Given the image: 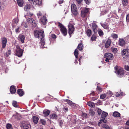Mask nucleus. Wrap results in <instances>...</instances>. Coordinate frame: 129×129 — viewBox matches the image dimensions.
Listing matches in <instances>:
<instances>
[{
    "label": "nucleus",
    "instance_id": "obj_45",
    "mask_svg": "<svg viewBox=\"0 0 129 129\" xmlns=\"http://www.w3.org/2000/svg\"><path fill=\"white\" fill-rule=\"evenodd\" d=\"M65 101L68 103L70 105H72L73 104L72 102L71 101L69 100H65Z\"/></svg>",
    "mask_w": 129,
    "mask_h": 129
},
{
    "label": "nucleus",
    "instance_id": "obj_11",
    "mask_svg": "<svg viewBox=\"0 0 129 129\" xmlns=\"http://www.w3.org/2000/svg\"><path fill=\"white\" fill-rule=\"evenodd\" d=\"M116 73L119 77L123 76L124 73V70L122 68H118L117 70L116 71Z\"/></svg>",
    "mask_w": 129,
    "mask_h": 129
},
{
    "label": "nucleus",
    "instance_id": "obj_36",
    "mask_svg": "<svg viewBox=\"0 0 129 129\" xmlns=\"http://www.w3.org/2000/svg\"><path fill=\"white\" fill-rule=\"evenodd\" d=\"M91 31L90 29H88L86 31V34L88 37H90L91 35Z\"/></svg>",
    "mask_w": 129,
    "mask_h": 129
},
{
    "label": "nucleus",
    "instance_id": "obj_19",
    "mask_svg": "<svg viewBox=\"0 0 129 129\" xmlns=\"http://www.w3.org/2000/svg\"><path fill=\"white\" fill-rule=\"evenodd\" d=\"M50 111L49 110H45L43 111V113L44 116L45 117L48 116L50 113Z\"/></svg>",
    "mask_w": 129,
    "mask_h": 129
},
{
    "label": "nucleus",
    "instance_id": "obj_53",
    "mask_svg": "<svg viewBox=\"0 0 129 129\" xmlns=\"http://www.w3.org/2000/svg\"><path fill=\"white\" fill-rule=\"evenodd\" d=\"M97 111L98 114L99 115H100L102 113V111L100 109H98Z\"/></svg>",
    "mask_w": 129,
    "mask_h": 129
},
{
    "label": "nucleus",
    "instance_id": "obj_24",
    "mask_svg": "<svg viewBox=\"0 0 129 129\" xmlns=\"http://www.w3.org/2000/svg\"><path fill=\"white\" fill-rule=\"evenodd\" d=\"M122 3L124 7H125L127 5L128 2V0H121Z\"/></svg>",
    "mask_w": 129,
    "mask_h": 129
},
{
    "label": "nucleus",
    "instance_id": "obj_62",
    "mask_svg": "<svg viewBox=\"0 0 129 129\" xmlns=\"http://www.w3.org/2000/svg\"><path fill=\"white\" fill-rule=\"evenodd\" d=\"M90 113L92 115H93L94 114V113L92 111H91L90 112Z\"/></svg>",
    "mask_w": 129,
    "mask_h": 129
},
{
    "label": "nucleus",
    "instance_id": "obj_5",
    "mask_svg": "<svg viewBox=\"0 0 129 129\" xmlns=\"http://www.w3.org/2000/svg\"><path fill=\"white\" fill-rule=\"evenodd\" d=\"M104 57L106 58L105 61H106L109 62V60H112L113 58V56L110 53H107L105 54Z\"/></svg>",
    "mask_w": 129,
    "mask_h": 129
},
{
    "label": "nucleus",
    "instance_id": "obj_23",
    "mask_svg": "<svg viewBox=\"0 0 129 129\" xmlns=\"http://www.w3.org/2000/svg\"><path fill=\"white\" fill-rule=\"evenodd\" d=\"M17 93L20 96H22L23 95V92L21 89H18Z\"/></svg>",
    "mask_w": 129,
    "mask_h": 129
},
{
    "label": "nucleus",
    "instance_id": "obj_27",
    "mask_svg": "<svg viewBox=\"0 0 129 129\" xmlns=\"http://www.w3.org/2000/svg\"><path fill=\"white\" fill-rule=\"evenodd\" d=\"M113 115L114 117H119L120 116V114L118 112L116 111L113 113Z\"/></svg>",
    "mask_w": 129,
    "mask_h": 129
},
{
    "label": "nucleus",
    "instance_id": "obj_12",
    "mask_svg": "<svg viewBox=\"0 0 129 129\" xmlns=\"http://www.w3.org/2000/svg\"><path fill=\"white\" fill-rule=\"evenodd\" d=\"M127 49H124L122 52V56L123 58H126L128 55V53Z\"/></svg>",
    "mask_w": 129,
    "mask_h": 129
},
{
    "label": "nucleus",
    "instance_id": "obj_33",
    "mask_svg": "<svg viewBox=\"0 0 129 129\" xmlns=\"http://www.w3.org/2000/svg\"><path fill=\"white\" fill-rule=\"evenodd\" d=\"M44 35L41 37V38H40L41 39V43L42 45L44 46L45 44L44 40Z\"/></svg>",
    "mask_w": 129,
    "mask_h": 129
},
{
    "label": "nucleus",
    "instance_id": "obj_17",
    "mask_svg": "<svg viewBox=\"0 0 129 129\" xmlns=\"http://www.w3.org/2000/svg\"><path fill=\"white\" fill-rule=\"evenodd\" d=\"M119 43L120 46H123L125 44V41L123 39H121L119 40Z\"/></svg>",
    "mask_w": 129,
    "mask_h": 129
},
{
    "label": "nucleus",
    "instance_id": "obj_26",
    "mask_svg": "<svg viewBox=\"0 0 129 129\" xmlns=\"http://www.w3.org/2000/svg\"><path fill=\"white\" fill-rule=\"evenodd\" d=\"M38 118L37 117L35 116L33 117V121L35 123L37 124L38 122Z\"/></svg>",
    "mask_w": 129,
    "mask_h": 129
},
{
    "label": "nucleus",
    "instance_id": "obj_21",
    "mask_svg": "<svg viewBox=\"0 0 129 129\" xmlns=\"http://www.w3.org/2000/svg\"><path fill=\"white\" fill-rule=\"evenodd\" d=\"M17 3L18 5L20 7H22L23 4V0H17Z\"/></svg>",
    "mask_w": 129,
    "mask_h": 129
},
{
    "label": "nucleus",
    "instance_id": "obj_10",
    "mask_svg": "<svg viewBox=\"0 0 129 129\" xmlns=\"http://www.w3.org/2000/svg\"><path fill=\"white\" fill-rule=\"evenodd\" d=\"M28 1L33 2V4L35 5L40 6L42 4V0H28Z\"/></svg>",
    "mask_w": 129,
    "mask_h": 129
},
{
    "label": "nucleus",
    "instance_id": "obj_4",
    "mask_svg": "<svg viewBox=\"0 0 129 129\" xmlns=\"http://www.w3.org/2000/svg\"><path fill=\"white\" fill-rule=\"evenodd\" d=\"M16 49L15 54L18 57H21L22 55L23 50L21 49L19 46L18 45L16 46Z\"/></svg>",
    "mask_w": 129,
    "mask_h": 129
},
{
    "label": "nucleus",
    "instance_id": "obj_13",
    "mask_svg": "<svg viewBox=\"0 0 129 129\" xmlns=\"http://www.w3.org/2000/svg\"><path fill=\"white\" fill-rule=\"evenodd\" d=\"M2 48H5L7 43V40L5 37L3 38L2 39Z\"/></svg>",
    "mask_w": 129,
    "mask_h": 129
},
{
    "label": "nucleus",
    "instance_id": "obj_34",
    "mask_svg": "<svg viewBox=\"0 0 129 129\" xmlns=\"http://www.w3.org/2000/svg\"><path fill=\"white\" fill-rule=\"evenodd\" d=\"M102 127L103 128H105L106 129H112L111 128L109 127L108 125L104 123Z\"/></svg>",
    "mask_w": 129,
    "mask_h": 129
},
{
    "label": "nucleus",
    "instance_id": "obj_15",
    "mask_svg": "<svg viewBox=\"0 0 129 129\" xmlns=\"http://www.w3.org/2000/svg\"><path fill=\"white\" fill-rule=\"evenodd\" d=\"M10 90L11 93L12 94L15 93L16 91V89L15 86L13 85L11 86L10 88Z\"/></svg>",
    "mask_w": 129,
    "mask_h": 129
},
{
    "label": "nucleus",
    "instance_id": "obj_31",
    "mask_svg": "<svg viewBox=\"0 0 129 129\" xmlns=\"http://www.w3.org/2000/svg\"><path fill=\"white\" fill-rule=\"evenodd\" d=\"M98 32L99 35L101 37L103 36L104 35L103 31L101 29H98Z\"/></svg>",
    "mask_w": 129,
    "mask_h": 129
},
{
    "label": "nucleus",
    "instance_id": "obj_60",
    "mask_svg": "<svg viewBox=\"0 0 129 129\" xmlns=\"http://www.w3.org/2000/svg\"><path fill=\"white\" fill-rule=\"evenodd\" d=\"M76 1L78 4H80L82 1V0H76Z\"/></svg>",
    "mask_w": 129,
    "mask_h": 129
},
{
    "label": "nucleus",
    "instance_id": "obj_54",
    "mask_svg": "<svg viewBox=\"0 0 129 129\" xmlns=\"http://www.w3.org/2000/svg\"><path fill=\"white\" fill-rule=\"evenodd\" d=\"M19 27H18L16 28L15 29V32L16 33H18L20 32Z\"/></svg>",
    "mask_w": 129,
    "mask_h": 129
},
{
    "label": "nucleus",
    "instance_id": "obj_20",
    "mask_svg": "<svg viewBox=\"0 0 129 129\" xmlns=\"http://www.w3.org/2000/svg\"><path fill=\"white\" fill-rule=\"evenodd\" d=\"M19 40L22 43H24V41L25 39V37L23 35L19 36Z\"/></svg>",
    "mask_w": 129,
    "mask_h": 129
},
{
    "label": "nucleus",
    "instance_id": "obj_64",
    "mask_svg": "<svg viewBox=\"0 0 129 129\" xmlns=\"http://www.w3.org/2000/svg\"><path fill=\"white\" fill-rule=\"evenodd\" d=\"M87 2H85L87 4H89V3L90 2V0H87L86 1Z\"/></svg>",
    "mask_w": 129,
    "mask_h": 129
},
{
    "label": "nucleus",
    "instance_id": "obj_61",
    "mask_svg": "<svg viewBox=\"0 0 129 129\" xmlns=\"http://www.w3.org/2000/svg\"><path fill=\"white\" fill-rule=\"evenodd\" d=\"M98 99L97 97H93L92 98V100L94 101Z\"/></svg>",
    "mask_w": 129,
    "mask_h": 129
},
{
    "label": "nucleus",
    "instance_id": "obj_35",
    "mask_svg": "<svg viewBox=\"0 0 129 129\" xmlns=\"http://www.w3.org/2000/svg\"><path fill=\"white\" fill-rule=\"evenodd\" d=\"M74 54L76 58L78 57V51L77 49H75L74 52Z\"/></svg>",
    "mask_w": 129,
    "mask_h": 129
},
{
    "label": "nucleus",
    "instance_id": "obj_38",
    "mask_svg": "<svg viewBox=\"0 0 129 129\" xmlns=\"http://www.w3.org/2000/svg\"><path fill=\"white\" fill-rule=\"evenodd\" d=\"M6 127L7 129H11L12 128L11 125L9 123L7 124Z\"/></svg>",
    "mask_w": 129,
    "mask_h": 129
},
{
    "label": "nucleus",
    "instance_id": "obj_63",
    "mask_svg": "<svg viewBox=\"0 0 129 129\" xmlns=\"http://www.w3.org/2000/svg\"><path fill=\"white\" fill-rule=\"evenodd\" d=\"M52 37L53 38H56V36L54 34H52L51 35Z\"/></svg>",
    "mask_w": 129,
    "mask_h": 129
},
{
    "label": "nucleus",
    "instance_id": "obj_39",
    "mask_svg": "<svg viewBox=\"0 0 129 129\" xmlns=\"http://www.w3.org/2000/svg\"><path fill=\"white\" fill-rule=\"evenodd\" d=\"M111 37L114 39H116L117 38L118 36L117 34L114 33H112L111 35Z\"/></svg>",
    "mask_w": 129,
    "mask_h": 129
},
{
    "label": "nucleus",
    "instance_id": "obj_14",
    "mask_svg": "<svg viewBox=\"0 0 129 129\" xmlns=\"http://www.w3.org/2000/svg\"><path fill=\"white\" fill-rule=\"evenodd\" d=\"M47 19L44 16H43L40 19V21L42 23L45 24L47 22Z\"/></svg>",
    "mask_w": 129,
    "mask_h": 129
},
{
    "label": "nucleus",
    "instance_id": "obj_37",
    "mask_svg": "<svg viewBox=\"0 0 129 129\" xmlns=\"http://www.w3.org/2000/svg\"><path fill=\"white\" fill-rule=\"evenodd\" d=\"M108 114L107 113L103 112L102 114V117L105 118L107 116Z\"/></svg>",
    "mask_w": 129,
    "mask_h": 129
},
{
    "label": "nucleus",
    "instance_id": "obj_58",
    "mask_svg": "<svg viewBox=\"0 0 129 129\" xmlns=\"http://www.w3.org/2000/svg\"><path fill=\"white\" fill-rule=\"evenodd\" d=\"M107 94H110L109 96H111L112 95V92L111 91H110L107 92Z\"/></svg>",
    "mask_w": 129,
    "mask_h": 129
},
{
    "label": "nucleus",
    "instance_id": "obj_40",
    "mask_svg": "<svg viewBox=\"0 0 129 129\" xmlns=\"http://www.w3.org/2000/svg\"><path fill=\"white\" fill-rule=\"evenodd\" d=\"M96 39V36L94 35H93L91 37V40L92 41H95Z\"/></svg>",
    "mask_w": 129,
    "mask_h": 129
},
{
    "label": "nucleus",
    "instance_id": "obj_48",
    "mask_svg": "<svg viewBox=\"0 0 129 129\" xmlns=\"http://www.w3.org/2000/svg\"><path fill=\"white\" fill-rule=\"evenodd\" d=\"M11 53V50H8L7 52L6 53V56L8 57V56L10 55V54Z\"/></svg>",
    "mask_w": 129,
    "mask_h": 129
},
{
    "label": "nucleus",
    "instance_id": "obj_44",
    "mask_svg": "<svg viewBox=\"0 0 129 129\" xmlns=\"http://www.w3.org/2000/svg\"><path fill=\"white\" fill-rule=\"evenodd\" d=\"M112 52L114 53H116L117 51V49L116 48H114L112 49Z\"/></svg>",
    "mask_w": 129,
    "mask_h": 129
},
{
    "label": "nucleus",
    "instance_id": "obj_56",
    "mask_svg": "<svg viewBox=\"0 0 129 129\" xmlns=\"http://www.w3.org/2000/svg\"><path fill=\"white\" fill-rule=\"evenodd\" d=\"M97 89L100 92L102 91V88L98 86L97 87Z\"/></svg>",
    "mask_w": 129,
    "mask_h": 129
},
{
    "label": "nucleus",
    "instance_id": "obj_32",
    "mask_svg": "<svg viewBox=\"0 0 129 129\" xmlns=\"http://www.w3.org/2000/svg\"><path fill=\"white\" fill-rule=\"evenodd\" d=\"M50 116L51 118L55 119H57V115L55 114H51Z\"/></svg>",
    "mask_w": 129,
    "mask_h": 129
},
{
    "label": "nucleus",
    "instance_id": "obj_57",
    "mask_svg": "<svg viewBox=\"0 0 129 129\" xmlns=\"http://www.w3.org/2000/svg\"><path fill=\"white\" fill-rule=\"evenodd\" d=\"M27 14L29 17H31L33 15V14L32 13H31V12H29L28 14Z\"/></svg>",
    "mask_w": 129,
    "mask_h": 129
},
{
    "label": "nucleus",
    "instance_id": "obj_50",
    "mask_svg": "<svg viewBox=\"0 0 129 129\" xmlns=\"http://www.w3.org/2000/svg\"><path fill=\"white\" fill-rule=\"evenodd\" d=\"M37 15L38 16L39 18L40 16L42 15V14L41 12L40 11H39L37 13Z\"/></svg>",
    "mask_w": 129,
    "mask_h": 129
},
{
    "label": "nucleus",
    "instance_id": "obj_43",
    "mask_svg": "<svg viewBox=\"0 0 129 129\" xmlns=\"http://www.w3.org/2000/svg\"><path fill=\"white\" fill-rule=\"evenodd\" d=\"M13 105L15 107H17V102L15 101H13L12 103Z\"/></svg>",
    "mask_w": 129,
    "mask_h": 129
},
{
    "label": "nucleus",
    "instance_id": "obj_6",
    "mask_svg": "<svg viewBox=\"0 0 129 129\" xmlns=\"http://www.w3.org/2000/svg\"><path fill=\"white\" fill-rule=\"evenodd\" d=\"M26 21L29 24L33 26L36 27L37 26V24L36 21L33 18H28L27 19Z\"/></svg>",
    "mask_w": 129,
    "mask_h": 129
},
{
    "label": "nucleus",
    "instance_id": "obj_29",
    "mask_svg": "<svg viewBox=\"0 0 129 129\" xmlns=\"http://www.w3.org/2000/svg\"><path fill=\"white\" fill-rule=\"evenodd\" d=\"M87 104L89 106L91 107H95V105L94 104L91 102H89L87 103Z\"/></svg>",
    "mask_w": 129,
    "mask_h": 129
},
{
    "label": "nucleus",
    "instance_id": "obj_22",
    "mask_svg": "<svg viewBox=\"0 0 129 129\" xmlns=\"http://www.w3.org/2000/svg\"><path fill=\"white\" fill-rule=\"evenodd\" d=\"M92 29L94 33L96 32L97 30V25L95 23H93L92 25Z\"/></svg>",
    "mask_w": 129,
    "mask_h": 129
},
{
    "label": "nucleus",
    "instance_id": "obj_47",
    "mask_svg": "<svg viewBox=\"0 0 129 129\" xmlns=\"http://www.w3.org/2000/svg\"><path fill=\"white\" fill-rule=\"evenodd\" d=\"M22 25H23L24 27L25 28H27V23L25 22H23L22 23Z\"/></svg>",
    "mask_w": 129,
    "mask_h": 129
},
{
    "label": "nucleus",
    "instance_id": "obj_8",
    "mask_svg": "<svg viewBox=\"0 0 129 129\" xmlns=\"http://www.w3.org/2000/svg\"><path fill=\"white\" fill-rule=\"evenodd\" d=\"M89 11V8H83L81 11V15L82 17H85L87 15V13Z\"/></svg>",
    "mask_w": 129,
    "mask_h": 129
},
{
    "label": "nucleus",
    "instance_id": "obj_46",
    "mask_svg": "<svg viewBox=\"0 0 129 129\" xmlns=\"http://www.w3.org/2000/svg\"><path fill=\"white\" fill-rule=\"evenodd\" d=\"M13 21L16 24H17L18 22V20L17 18H16L13 19Z\"/></svg>",
    "mask_w": 129,
    "mask_h": 129
},
{
    "label": "nucleus",
    "instance_id": "obj_18",
    "mask_svg": "<svg viewBox=\"0 0 129 129\" xmlns=\"http://www.w3.org/2000/svg\"><path fill=\"white\" fill-rule=\"evenodd\" d=\"M101 120L98 123L99 126H100L101 123H105L106 122V121L105 118H101Z\"/></svg>",
    "mask_w": 129,
    "mask_h": 129
},
{
    "label": "nucleus",
    "instance_id": "obj_7",
    "mask_svg": "<svg viewBox=\"0 0 129 129\" xmlns=\"http://www.w3.org/2000/svg\"><path fill=\"white\" fill-rule=\"evenodd\" d=\"M69 33L70 37L72 34L74 33L75 28L73 25L71 24L70 23L68 25Z\"/></svg>",
    "mask_w": 129,
    "mask_h": 129
},
{
    "label": "nucleus",
    "instance_id": "obj_41",
    "mask_svg": "<svg viewBox=\"0 0 129 129\" xmlns=\"http://www.w3.org/2000/svg\"><path fill=\"white\" fill-rule=\"evenodd\" d=\"M100 98L102 99H104L106 98V95L105 94H103L100 95Z\"/></svg>",
    "mask_w": 129,
    "mask_h": 129
},
{
    "label": "nucleus",
    "instance_id": "obj_49",
    "mask_svg": "<svg viewBox=\"0 0 129 129\" xmlns=\"http://www.w3.org/2000/svg\"><path fill=\"white\" fill-rule=\"evenodd\" d=\"M82 115L83 117L86 118L88 117V114H87L85 113H82Z\"/></svg>",
    "mask_w": 129,
    "mask_h": 129
},
{
    "label": "nucleus",
    "instance_id": "obj_55",
    "mask_svg": "<svg viewBox=\"0 0 129 129\" xmlns=\"http://www.w3.org/2000/svg\"><path fill=\"white\" fill-rule=\"evenodd\" d=\"M126 20L127 22H129V14L127 15L126 16Z\"/></svg>",
    "mask_w": 129,
    "mask_h": 129
},
{
    "label": "nucleus",
    "instance_id": "obj_51",
    "mask_svg": "<svg viewBox=\"0 0 129 129\" xmlns=\"http://www.w3.org/2000/svg\"><path fill=\"white\" fill-rule=\"evenodd\" d=\"M124 68L125 70L129 71V66L125 65L124 66Z\"/></svg>",
    "mask_w": 129,
    "mask_h": 129
},
{
    "label": "nucleus",
    "instance_id": "obj_3",
    "mask_svg": "<svg viewBox=\"0 0 129 129\" xmlns=\"http://www.w3.org/2000/svg\"><path fill=\"white\" fill-rule=\"evenodd\" d=\"M44 32L43 30H35L34 31V34L36 37L39 39L41 38V37L44 35Z\"/></svg>",
    "mask_w": 129,
    "mask_h": 129
},
{
    "label": "nucleus",
    "instance_id": "obj_9",
    "mask_svg": "<svg viewBox=\"0 0 129 129\" xmlns=\"http://www.w3.org/2000/svg\"><path fill=\"white\" fill-rule=\"evenodd\" d=\"M71 10L72 13L75 15H76L77 14V11L76 5L73 4L71 6Z\"/></svg>",
    "mask_w": 129,
    "mask_h": 129
},
{
    "label": "nucleus",
    "instance_id": "obj_16",
    "mask_svg": "<svg viewBox=\"0 0 129 129\" xmlns=\"http://www.w3.org/2000/svg\"><path fill=\"white\" fill-rule=\"evenodd\" d=\"M111 41L110 39H108L106 42L105 46L106 48H108L110 45L111 43Z\"/></svg>",
    "mask_w": 129,
    "mask_h": 129
},
{
    "label": "nucleus",
    "instance_id": "obj_30",
    "mask_svg": "<svg viewBox=\"0 0 129 129\" xmlns=\"http://www.w3.org/2000/svg\"><path fill=\"white\" fill-rule=\"evenodd\" d=\"M77 48L80 51L82 50L83 48V45L81 43L79 44L77 47Z\"/></svg>",
    "mask_w": 129,
    "mask_h": 129
},
{
    "label": "nucleus",
    "instance_id": "obj_25",
    "mask_svg": "<svg viewBox=\"0 0 129 129\" xmlns=\"http://www.w3.org/2000/svg\"><path fill=\"white\" fill-rule=\"evenodd\" d=\"M30 5L29 4H26L24 10L26 11L29 10L30 8Z\"/></svg>",
    "mask_w": 129,
    "mask_h": 129
},
{
    "label": "nucleus",
    "instance_id": "obj_59",
    "mask_svg": "<svg viewBox=\"0 0 129 129\" xmlns=\"http://www.w3.org/2000/svg\"><path fill=\"white\" fill-rule=\"evenodd\" d=\"M63 2V0H60L59 1L58 3L60 4H61Z\"/></svg>",
    "mask_w": 129,
    "mask_h": 129
},
{
    "label": "nucleus",
    "instance_id": "obj_52",
    "mask_svg": "<svg viewBox=\"0 0 129 129\" xmlns=\"http://www.w3.org/2000/svg\"><path fill=\"white\" fill-rule=\"evenodd\" d=\"M41 121L42 124L44 125H45L46 123V122L45 121L44 119H41Z\"/></svg>",
    "mask_w": 129,
    "mask_h": 129
},
{
    "label": "nucleus",
    "instance_id": "obj_2",
    "mask_svg": "<svg viewBox=\"0 0 129 129\" xmlns=\"http://www.w3.org/2000/svg\"><path fill=\"white\" fill-rule=\"evenodd\" d=\"M58 25L60 27L61 33L64 36H66L67 35V29L61 23L58 22Z\"/></svg>",
    "mask_w": 129,
    "mask_h": 129
},
{
    "label": "nucleus",
    "instance_id": "obj_42",
    "mask_svg": "<svg viewBox=\"0 0 129 129\" xmlns=\"http://www.w3.org/2000/svg\"><path fill=\"white\" fill-rule=\"evenodd\" d=\"M19 114L18 113H16V114L13 115L12 117V118H15V119H17V117L19 116Z\"/></svg>",
    "mask_w": 129,
    "mask_h": 129
},
{
    "label": "nucleus",
    "instance_id": "obj_1",
    "mask_svg": "<svg viewBox=\"0 0 129 129\" xmlns=\"http://www.w3.org/2000/svg\"><path fill=\"white\" fill-rule=\"evenodd\" d=\"M20 126L23 129H31L30 125L29 122L26 121H22L21 123Z\"/></svg>",
    "mask_w": 129,
    "mask_h": 129
},
{
    "label": "nucleus",
    "instance_id": "obj_28",
    "mask_svg": "<svg viewBox=\"0 0 129 129\" xmlns=\"http://www.w3.org/2000/svg\"><path fill=\"white\" fill-rule=\"evenodd\" d=\"M101 26L105 29H108L109 28L108 25L107 24H103L100 23Z\"/></svg>",
    "mask_w": 129,
    "mask_h": 129
}]
</instances>
